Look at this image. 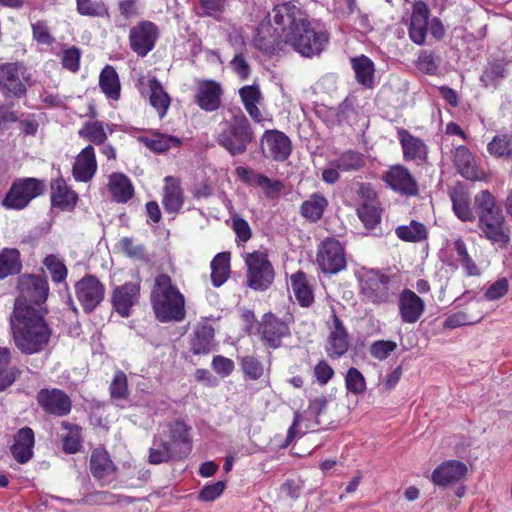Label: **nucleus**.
Wrapping results in <instances>:
<instances>
[{
	"mask_svg": "<svg viewBox=\"0 0 512 512\" xmlns=\"http://www.w3.org/2000/svg\"><path fill=\"white\" fill-rule=\"evenodd\" d=\"M33 447L34 432L29 427H24L15 435L11 453L17 462L24 464L32 458Z\"/></svg>",
	"mask_w": 512,
	"mask_h": 512,
	"instance_id": "30",
	"label": "nucleus"
},
{
	"mask_svg": "<svg viewBox=\"0 0 512 512\" xmlns=\"http://www.w3.org/2000/svg\"><path fill=\"white\" fill-rule=\"evenodd\" d=\"M44 190L45 184L38 179L19 180L13 183L2 204L7 209L20 210L25 208L32 199L41 195Z\"/></svg>",
	"mask_w": 512,
	"mask_h": 512,
	"instance_id": "9",
	"label": "nucleus"
},
{
	"mask_svg": "<svg viewBox=\"0 0 512 512\" xmlns=\"http://www.w3.org/2000/svg\"><path fill=\"white\" fill-rule=\"evenodd\" d=\"M90 470L94 477L102 479L114 473L115 466L105 450L95 449L90 459Z\"/></svg>",
	"mask_w": 512,
	"mask_h": 512,
	"instance_id": "38",
	"label": "nucleus"
},
{
	"mask_svg": "<svg viewBox=\"0 0 512 512\" xmlns=\"http://www.w3.org/2000/svg\"><path fill=\"white\" fill-rule=\"evenodd\" d=\"M317 263L324 273L335 274L346 266L343 247L338 240L326 239L317 252Z\"/></svg>",
	"mask_w": 512,
	"mask_h": 512,
	"instance_id": "11",
	"label": "nucleus"
},
{
	"mask_svg": "<svg viewBox=\"0 0 512 512\" xmlns=\"http://www.w3.org/2000/svg\"><path fill=\"white\" fill-rule=\"evenodd\" d=\"M357 214L367 229L379 224L381 215L378 206L373 202H364L357 209Z\"/></svg>",
	"mask_w": 512,
	"mask_h": 512,
	"instance_id": "55",
	"label": "nucleus"
},
{
	"mask_svg": "<svg viewBox=\"0 0 512 512\" xmlns=\"http://www.w3.org/2000/svg\"><path fill=\"white\" fill-rule=\"evenodd\" d=\"M428 16V6L422 1L416 2L411 15L409 36L418 45L423 44L426 39Z\"/></svg>",
	"mask_w": 512,
	"mask_h": 512,
	"instance_id": "28",
	"label": "nucleus"
},
{
	"mask_svg": "<svg viewBox=\"0 0 512 512\" xmlns=\"http://www.w3.org/2000/svg\"><path fill=\"white\" fill-rule=\"evenodd\" d=\"M20 270L19 251L15 248H4L0 253V279L17 274Z\"/></svg>",
	"mask_w": 512,
	"mask_h": 512,
	"instance_id": "44",
	"label": "nucleus"
},
{
	"mask_svg": "<svg viewBox=\"0 0 512 512\" xmlns=\"http://www.w3.org/2000/svg\"><path fill=\"white\" fill-rule=\"evenodd\" d=\"M140 285L135 282L125 283L114 289L112 303L115 310L123 317L130 315V309L139 298Z\"/></svg>",
	"mask_w": 512,
	"mask_h": 512,
	"instance_id": "21",
	"label": "nucleus"
},
{
	"mask_svg": "<svg viewBox=\"0 0 512 512\" xmlns=\"http://www.w3.org/2000/svg\"><path fill=\"white\" fill-rule=\"evenodd\" d=\"M272 19L276 25L275 30L281 31L280 40L271 34L267 25L261 26L254 38L256 48L266 54L278 52L283 43L302 56L311 58L319 55L328 43L327 32L316 30L308 15L295 4L283 3L275 6Z\"/></svg>",
	"mask_w": 512,
	"mask_h": 512,
	"instance_id": "1",
	"label": "nucleus"
},
{
	"mask_svg": "<svg viewBox=\"0 0 512 512\" xmlns=\"http://www.w3.org/2000/svg\"><path fill=\"white\" fill-rule=\"evenodd\" d=\"M78 196L63 179H56L51 183V202L53 206L61 209H73Z\"/></svg>",
	"mask_w": 512,
	"mask_h": 512,
	"instance_id": "31",
	"label": "nucleus"
},
{
	"mask_svg": "<svg viewBox=\"0 0 512 512\" xmlns=\"http://www.w3.org/2000/svg\"><path fill=\"white\" fill-rule=\"evenodd\" d=\"M11 330L16 347L24 354H35L48 346L51 330L44 320L41 309L13 310Z\"/></svg>",
	"mask_w": 512,
	"mask_h": 512,
	"instance_id": "2",
	"label": "nucleus"
},
{
	"mask_svg": "<svg viewBox=\"0 0 512 512\" xmlns=\"http://www.w3.org/2000/svg\"><path fill=\"white\" fill-rule=\"evenodd\" d=\"M488 153L495 158H508L512 156V135L499 134L492 138L487 145Z\"/></svg>",
	"mask_w": 512,
	"mask_h": 512,
	"instance_id": "47",
	"label": "nucleus"
},
{
	"mask_svg": "<svg viewBox=\"0 0 512 512\" xmlns=\"http://www.w3.org/2000/svg\"><path fill=\"white\" fill-rule=\"evenodd\" d=\"M483 318L482 312L476 313L467 311H458L446 317L443 322V327L446 329H455L464 325H473L481 321Z\"/></svg>",
	"mask_w": 512,
	"mask_h": 512,
	"instance_id": "48",
	"label": "nucleus"
},
{
	"mask_svg": "<svg viewBox=\"0 0 512 512\" xmlns=\"http://www.w3.org/2000/svg\"><path fill=\"white\" fill-rule=\"evenodd\" d=\"M506 67L503 62H494L489 64L481 75V81L485 86H489L505 77Z\"/></svg>",
	"mask_w": 512,
	"mask_h": 512,
	"instance_id": "57",
	"label": "nucleus"
},
{
	"mask_svg": "<svg viewBox=\"0 0 512 512\" xmlns=\"http://www.w3.org/2000/svg\"><path fill=\"white\" fill-rule=\"evenodd\" d=\"M358 281L360 294L366 301L381 304L391 300L393 293L387 275L373 269H362L358 273Z\"/></svg>",
	"mask_w": 512,
	"mask_h": 512,
	"instance_id": "6",
	"label": "nucleus"
},
{
	"mask_svg": "<svg viewBox=\"0 0 512 512\" xmlns=\"http://www.w3.org/2000/svg\"><path fill=\"white\" fill-rule=\"evenodd\" d=\"M383 179L397 192L407 195H416L418 192L416 181L404 166L395 165L390 167L384 174Z\"/></svg>",
	"mask_w": 512,
	"mask_h": 512,
	"instance_id": "19",
	"label": "nucleus"
},
{
	"mask_svg": "<svg viewBox=\"0 0 512 512\" xmlns=\"http://www.w3.org/2000/svg\"><path fill=\"white\" fill-rule=\"evenodd\" d=\"M424 301L413 291L405 289L399 299V313L404 323H415L424 312Z\"/></svg>",
	"mask_w": 512,
	"mask_h": 512,
	"instance_id": "26",
	"label": "nucleus"
},
{
	"mask_svg": "<svg viewBox=\"0 0 512 512\" xmlns=\"http://www.w3.org/2000/svg\"><path fill=\"white\" fill-rule=\"evenodd\" d=\"M451 159L457 172L467 180L481 181L485 173L476 164L474 155L464 145H458L451 151Z\"/></svg>",
	"mask_w": 512,
	"mask_h": 512,
	"instance_id": "16",
	"label": "nucleus"
},
{
	"mask_svg": "<svg viewBox=\"0 0 512 512\" xmlns=\"http://www.w3.org/2000/svg\"><path fill=\"white\" fill-rule=\"evenodd\" d=\"M333 165L342 172H354L365 165V159L361 153L349 150L333 161Z\"/></svg>",
	"mask_w": 512,
	"mask_h": 512,
	"instance_id": "49",
	"label": "nucleus"
},
{
	"mask_svg": "<svg viewBox=\"0 0 512 512\" xmlns=\"http://www.w3.org/2000/svg\"><path fill=\"white\" fill-rule=\"evenodd\" d=\"M467 466L457 460L443 462L432 473L431 480L437 486H448L466 476Z\"/></svg>",
	"mask_w": 512,
	"mask_h": 512,
	"instance_id": "22",
	"label": "nucleus"
},
{
	"mask_svg": "<svg viewBox=\"0 0 512 512\" xmlns=\"http://www.w3.org/2000/svg\"><path fill=\"white\" fill-rule=\"evenodd\" d=\"M39 405L48 413L64 416L71 410V400L62 390L42 389L37 395Z\"/></svg>",
	"mask_w": 512,
	"mask_h": 512,
	"instance_id": "18",
	"label": "nucleus"
},
{
	"mask_svg": "<svg viewBox=\"0 0 512 512\" xmlns=\"http://www.w3.org/2000/svg\"><path fill=\"white\" fill-rule=\"evenodd\" d=\"M211 280L215 287L221 286L228 279L230 272V254H217L211 262Z\"/></svg>",
	"mask_w": 512,
	"mask_h": 512,
	"instance_id": "45",
	"label": "nucleus"
},
{
	"mask_svg": "<svg viewBox=\"0 0 512 512\" xmlns=\"http://www.w3.org/2000/svg\"><path fill=\"white\" fill-rule=\"evenodd\" d=\"M328 206L327 198L320 193H313L309 198L302 202L300 214L310 222L320 220Z\"/></svg>",
	"mask_w": 512,
	"mask_h": 512,
	"instance_id": "34",
	"label": "nucleus"
},
{
	"mask_svg": "<svg viewBox=\"0 0 512 512\" xmlns=\"http://www.w3.org/2000/svg\"><path fill=\"white\" fill-rule=\"evenodd\" d=\"M395 233L398 238L407 242H420L427 237L426 227L416 221H411L409 225L397 227Z\"/></svg>",
	"mask_w": 512,
	"mask_h": 512,
	"instance_id": "51",
	"label": "nucleus"
},
{
	"mask_svg": "<svg viewBox=\"0 0 512 512\" xmlns=\"http://www.w3.org/2000/svg\"><path fill=\"white\" fill-rule=\"evenodd\" d=\"M111 397L114 399H126L128 396L127 377L124 372L117 371L110 385Z\"/></svg>",
	"mask_w": 512,
	"mask_h": 512,
	"instance_id": "60",
	"label": "nucleus"
},
{
	"mask_svg": "<svg viewBox=\"0 0 512 512\" xmlns=\"http://www.w3.org/2000/svg\"><path fill=\"white\" fill-rule=\"evenodd\" d=\"M235 172L242 181L248 185L261 188L269 197L278 194L283 188L281 181L269 179L250 168L239 166L235 169Z\"/></svg>",
	"mask_w": 512,
	"mask_h": 512,
	"instance_id": "24",
	"label": "nucleus"
},
{
	"mask_svg": "<svg viewBox=\"0 0 512 512\" xmlns=\"http://www.w3.org/2000/svg\"><path fill=\"white\" fill-rule=\"evenodd\" d=\"M239 96L249 116L257 123L264 125L265 122H271L272 119L263 115L258 108L263 100L262 93L258 85H246L239 89Z\"/></svg>",
	"mask_w": 512,
	"mask_h": 512,
	"instance_id": "25",
	"label": "nucleus"
},
{
	"mask_svg": "<svg viewBox=\"0 0 512 512\" xmlns=\"http://www.w3.org/2000/svg\"><path fill=\"white\" fill-rule=\"evenodd\" d=\"M26 68L19 62L0 64V91L5 96L21 97L26 92Z\"/></svg>",
	"mask_w": 512,
	"mask_h": 512,
	"instance_id": "10",
	"label": "nucleus"
},
{
	"mask_svg": "<svg viewBox=\"0 0 512 512\" xmlns=\"http://www.w3.org/2000/svg\"><path fill=\"white\" fill-rule=\"evenodd\" d=\"M20 295L15 301L14 310L18 306L22 309H37L48 297L49 286L46 279L35 275H23L18 285Z\"/></svg>",
	"mask_w": 512,
	"mask_h": 512,
	"instance_id": "8",
	"label": "nucleus"
},
{
	"mask_svg": "<svg viewBox=\"0 0 512 512\" xmlns=\"http://www.w3.org/2000/svg\"><path fill=\"white\" fill-rule=\"evenodd\" d=\"M253 139L250 123L241 110L221 124V130L217 135L218 143L232 156L243 154Z\"/></svg>",
	"mask_w": 512,
	"mask_h": 512,
	"instance_id": "5",
	"label": "nucleus"
},
{
	"mask_svg": "<svg viewBox=\"0 0 512 512\" xmlns=\"http://www.w3.org/2000/svg\"><path fill=\"white\" fill-rule=\"evenodd\" d=\"M397 348V343L390 340H378L371 344L369 352L378 360L386 359Z\"/></svg>",
	"mask_w": 512,
	"mask_h": 512,
	"instance_id": "59",
	"label": "nucleus"
},
{
	"mask_svg": "<svg viewBox=\"0 0 512 512\" xmlns=\"http://www.w3.org/2000/svg\"><path fill=\"white\" fill-rule=\"evenodd\" d=\"M109 191L114 200L125 203L130 200L134 194V188L127 176L121 173H114L109 178Z\"/></svg>",
	"mask_w": 512,
	"mask_h": 512,
	"instance_id": "37",
	"label": "nucleus"
},
{
	"mask_svg": "<svg viewBox=\"0 0 512 512\" xmlns=\"http://www.w3.org/2000/svg\"><path fill=\"white\" fill-rule=\"evenodd\" d=\"M258 332L264 344L273 349L280 347L282 339L290 334L288 325L273 314L263 316Z\"/></svg>",
	"mask_w": 512,
	"mask_h": 512,
	"instance_id": "17",
	"label": "nucleus"
},
{
	"mask_svg": "<svg viewBox=\"0 0 512 512\" xmlns=\"http://www.w3.org/2000/svg\"><path fill=\"white\" fill-rule=\"evenodd\" d=\"M163 431L162 437L168 440L174 451L179 448V454H186L190 450L188 429L184 422L174 421Z\"/></svg>",
	"mask_w": 512,
	"mask_h": 512,
	"instance_id": "32",
	"label": "nucleus"
},
{
	"mask_svg": "<svg viewBox=\"0 0 512 512\" xmlns=\"http://www.w3.org/2000/svg\"><path fill=\"white\" fill-rule=\"evenodd\" d=\"M77 11L81 15L94 17H110L107 6L101 0H76Z\"/></svg>",
	"mask_w": 512,
	"mask_h": 512,
	"instance_id": "54",
	"label": "nucleus"
},
{
	"mask_svg": "<svg viewBox=\"0 0 512 512\" xmlns=\"http://www.w3.org/2000/svg\"><path fill=\"white\" fill-rule=\"evenodd\" d=\"M399 140L402 145L404 158L407 160H422L426 154V145L419 138L414 137L408 131L401 129L398 131Z\"/></svg>",
	"mask_w": 512,
	"mask_h": 512,
	"instance_id": "35",
	"label": "nucleus"
},
{
	"mask_svg": "<svg viewBox=\"0 0 512 512\" xmlns=\"http://www.w3.org/2000/svg\"><path fill=\"white\" fill-rule=\"evenodd\" d=\"M81 51L75 46L64 49L61 52V62L64 68L76 72L79 69Z\"/></svg>",
	"mask_w": 512,
	"mask_h": 512,
	"instance_id": "61",
	"label": "nucleus"
},
{
	"mask_svg": "<svg viewBox=\"0 0 512 512\" xmlns=\"http://www.w3.org/2000/svg\"><path fill=\"white\" fill-rule=\"evenodd\" d=\"M139 140L155 153H164L170 148L179 147L181 144L180 139L161 133H155L151 137L143 136Z\"/></svg>",
	"mask_w": 512,
	"mask_h": 512,
	"instance_id": "43",
	"label": "nucleus"
},
{
	"mask_svg": "<svg viewBox=\"0 0 512 512\" xmlns=\"http://www.w3.org/2000/svg\"><path fill=\"white\" fill-rule=\"evenodd\" d=\"M439 64L440 59L427 51L421 52L416 62V66L421 72L430 75L437 72Z\"/></svg>",
	"mask_w": 512,
	"mask_h": 512,
	"instance_id": "58",
	"label": "nucleus"
},
{
	"mask_svg": "<svg viewBox=\"0 0 512 512\" xmlns=\"http://www.w3.org/2000/svg\"><path fill=\"white\" fill-rule=\"evenodd\" d=\"M150 300L158 321L168 323L184 320L186 315L184 295L168 275L160 274L155 278Z\"/></svg>",
	"mask_w": 512,
	"mask_h": 512,
	"instance_id": "4",
	"label": "nucleus"
},
{
	"mask_svg": "<svg viewBox=\"0 0 512 512\" xmlns=\"http://www.w3.org/2000/svg\"><path fill=\"white\" fill-rule=\"evenodd\" d=\"M99 85L102 92L113 100L120 96V82L118 74L112 66L107 65L99 76Z\"/></svg>",
	"mask_w": 512,
	"mask_h": 512,
	"instance_id": "42",
	"label": "nucleus"
},
{
	"mask_svg": "<svg viewBox=\"0 0 512 512\" xmlns=\"http://www.w3.org/2000/svg\"><path fill=\"white\" fill-rule=\"evenodd\" d=\"M222 88L212 80L200 81L195 94V102L206 112L216 111L221 106Z\"/></svg>",
	"mask_w": 512,
	"mask_h": 512,
	"instance_id": "20",
	"label": "nucleus"
},
{
	"mask_svg": "<svg viewBox=\"0 0 512 512\" xmlns=\"http://www.w3.org/2000/svg\"><path fill=\"white\" fill-rule=\"evenodd\" d=\"M291 287L301 306L308 307L313 303L314 295L303 272H297L291 276Z\"/></svg>",
	"mask_w": 512,
	"mask_h": 512,
	"instance_id": "41",
	"label": "nucleus"
},
{
	"mask_svg": "<svg viewBox=\"0 0 512 512\" xmlns=\"http://www.w3.org/2000/svg\"><path fill=\"white\" fill-rule=\"evenodd\" d=\"M326 406L327 399L324 396H320L310 401L306 411L295 412L293 424L288 430L287 442H291L296 435L304 434L309 429H312L313 426L309 423L310 418L317 419Z\"/></svg>",
	"mask_w": 512,
	"mask_h": 512,
	"instance_id": "14",
	"label": "nucleus"
},
{
	"mask_svg": "<svg viewBox=\"0 0 512 512\" xmlns=\"http://www.w3.org/2000/svg\"><path fill=\"white\" fill-rule=\"evenodd\" d=\"M157 38V26L150 21H141L130 29V47L140 57L146 56L154 48Z\"/></svg>",
	"mask_w": 512,
	"mask_h": 512,
	"instance_id": "13",
	"label": "nucleus"
},
{
	"mask_svg": "<svg viewBox=\"0 0 512 512\" xmlns=\"http://www.w3.org/2000/svg\"><path fill=\"white\" fill-rule=\"evenodd\" d=\"M162 203L165 210L169 213H176L181 209L183 205V191L177 179L170 176L165 178Z\"/></svg>",
	"mask_w": 512,
	"mask_h": 512,
	"instance_id": "33",
	"label": "nucleus"
},
{
	"mask_svg": "<svg viewBox=\"0 0 512 512\" xmlns=\"http://www.w3.org/2000/svg\"><path fill=\"white\" fill-rule=\"evenodd\" d=\"M33 38L43 45H51L54 37L50 34L48 25L45 21H37L32 24Z\"/></svg>",
	"mask_w": 512,
	"mask_h": 512,
	"instance_id": "64",
	"label": "nucleus"
},
{
	"mask_svg": "<svg viewBox=\"0 0 512 512\" xmlns=\"http://www.w3.org/2000/svg\"><path fill=\"white\" fill-rule=\"evenodd\" d=\"M261 150L267 158L284 161L291 153V142L283 132L267 130L261 138Z\"/></svg>",
	"mask_w": 512,
	"mask_h": 512,
	"instance_id": "15",
	"label": "nucleus"
},
{
	"mask_svg": "<svg viewBox=\"0 0 512 512\" xmlns=\"http://www.w3.org/2000/svg\"><path fill=\"white\" fill-rule=\"evenodd\" d=\"M450 198L453 211L460 220L464 222L474 220V214L470 206L471 199L466 192L461 189H453L450 192Z\"/></svg>",
	"mask_w": 512,
	"mask_h": 512,
	"instance_id": "40",
	"label": "nucleus"
},
{
	"mask_svg": "<svg viewBox=\"0 0 512 512\" xmlns=\"http://www.w3.org/2000/svg\"><path fill=\"white\" fill-rule=\"evenodd\" d=\"M351 63L357 82L371 88L374 82V63L365 55L353 58Z\"/></svg>",
	"mask_w": 512,
	"mask_h": 512,
	"instance_id": "39",
	"label": "nucleus"
},
{
	"mask_svg": "<svg viewBox=\"0 0 512 512\" xmlns=\"http://www.w3.org/2000/svg\"><path fill=\"white\" fill-rule=\"evenodd\" d=\"M79 136L88 141L100 145L107 139L104 124L100 121H89L79 130Z\"/></svg>",
	"mask_w": 512,
	"mask_h": 512,
	"instance_id": "52",
	"label": "nucleus"
},
{
	"mask_svg": "<svg viewBox=\"0 0 512 512\" xmlns=\"http://www.w3.org/2000/svg\"><path fill=\"white\" fill-rule=\"evenodd\" d=\"M345 385L349 392L353 394H361L366 389V381L362 373L351 367L345 377Z\"/></svg>",
	"mask_w": 512,
	"mask_h": 512,
	"instance_id": "56",
	"label": "nucleus"
},
{
	"mask_svg": "<svg viewBox=\"0 0 512 512\" xmlns=\"http://www.w3.org/2000/svg\"><path fill=\"white\" fill-rule=\"evenodd\" d=\"M509 289V282L506 278H499L491 285H489L485 291V298L489 301H495L505 296Z\"/></svg>",
	"mask_w": 512,
	"mask_h": 512,
	"instance_id": "63",
	"label": "nucleus"
},
{
	"mask_svg": "<svg viewBox=\"0 0 512 512\" xmlns=\"http://www.w3.org/2000/svg\"><path fill=\"white\" fill-rule=\"evenodd\" d=\"M97 170L95 150L88 145L76 157L73 165V176L76 181L88 182L92 179Z\"/></svg>",
	"mask_w": 512,
	"mask_h": 512,
	"instance_id": "27",
	"label": "nucleus"
},
{
	"mask_svg": "<svg viewBox=\"0 0 512 512\" xmlns=\"http://www.w3.org/2000/svg\"><path fill=\"white\" fill-rule=\"evenodd\" d=\"M244 261L247 266V285L256 290H266L274 280V269L264 251L246 253Z\"/></svg>",
	"mask_w": 512,
	"mask_h": 512,
	"instance_id": "7",
	"label": "nucleus"
},
{
	"mask_svg": "<svg viewBox=\"0 0 512 512\" xmlns=\"http://www.w3.org/2000/svg\"><path fill=\"white\" fill-rule=\"evenodd\" d=\"M244 374L251 380H257L263 375L262 364L253 356H246L241 360Z\"/></svg>",
	"mask_w": 512,
	"mask_h": 512,
	"instance_id": "62",
	"label": "nucleus"
},
{
	"mask_svg": "<svg viewBox=\"0 0 512 512\" xmlns=\"http://www.w3.org/2000/svg\"><path fill=\"white\" fill-rule=\"evenodd\" d=\"M10 350L0 346V390L10 386L16 379L18 370L10 367Z\"/></svg>",
	"mask_w": 512,
	"mask_h": 512,
	"instance_id": "50",
	"label": "nucleus"
},
{
	"mask_svg": "<svg viewBox=\"0 0 512 512\" xmlns=\"http://www.w3.org/2000/svg\"><path fill=\"white\" fill-rule=\"evenodd\" d=\"M43 264L49 271L53 282L61 283L66 280L68 270L63 259L59 255H47L43 260Z\"/></svg>",
	"mask_w": 512,
	"mask_h": 512,
	"instance_id": "53",
	"label": "nucleus"
},
{
	"mask_svg": "<svg viewBox=\"0 0 512 512\" xmlns=\"http://www.w3.org/2000/svg\"><path fill=\"white\" fill-rule=\"evenodd\" d=\"M176 454L178 451H174L168 440L160 434L155 437L153 446L150 448L149 462L152 464L167 462Z\"/></svg>",
	"mask_w": 512,
	"mask_h": 512,
	"instance_id": "46",
	"label": "nucleus"
},
{
	"mask_svg": "<svg viewBox=\"0 0 512 512\" xmlns=\"http://www.w3.org/2000/svg\"><path fill=\"white\" fill-rule=\"evenodd\" d=\"M479 235L492 244L506 247L510 242V228L496 199L488 191L483 190L475 197Z\"/></svg>",
	"mask_w": 512,
	"mask_h": 512,
	"instance_id": "3",
	"label": "nucleus"
},
{
	"mask_svg": "<svg viewBox=\"0 0 512 512\" xmlns=\"http://www.w3.org/2000/svg\"><path fill=\"white\" fill-rule=\"evenodd\" d=\"M332 321L333 325L328 336L326 352L330 358L337 359L347 352L349 339L343 323L335 314L332 315Z\"/></svg>",
	"mask_w": 512,
	"mask_h": 512,
	"instance_id": "23",
	"label": "nucleus"
},
{
	"mask_svg": "<svg viewBox=\"0 0 512 512\" xmlns=\"http://www.w3.org/2000/svg\"><path fill=\"white\" fill-rule=\"evenodd\" d=\"M194 338L191 342V349L194 354H207L214 346V329L211 325L198 324L194 331Z\"/></svg>",
	"mask_w": 512,
	"mask_h": 512,
	"instance_id": "36",
	"label": "nucleus"
},
{
	"mask_svg": "<svg viewBox=\"0 0 512 512\" xmlns=\"http://www.w3.org/2000/svg\"><path fill=\"white\" fill-rule=\"evenodd\" d=\"M139 84L148 88L149 102L153 108L157 111L160 118H163L167 114V110L170 107L171 99L168 93L164 90L162 84L154 77L147 79L141 78Z\"/></svg>",
	"mask_w": 512,
	"mask_h": 512,
	"instance_id": "29",
	"label": "nucleus"
},
{
	"mask_svg": "<svg viewBox=\"0 0 512 512\" xmlns=\"http://www.w3.org/2000/svg\"><path fill=\"white\" fill-rule=\"evenodd\" d=\"M76 297L84 311H93L104 299L105 287L94 276L86 275L75 284Z\"/></svg>",
	"mask_w": 512,
	"mask_h": 512,
	"instance_id": "12",
	"label": "nucleus"
}]
</instances>
